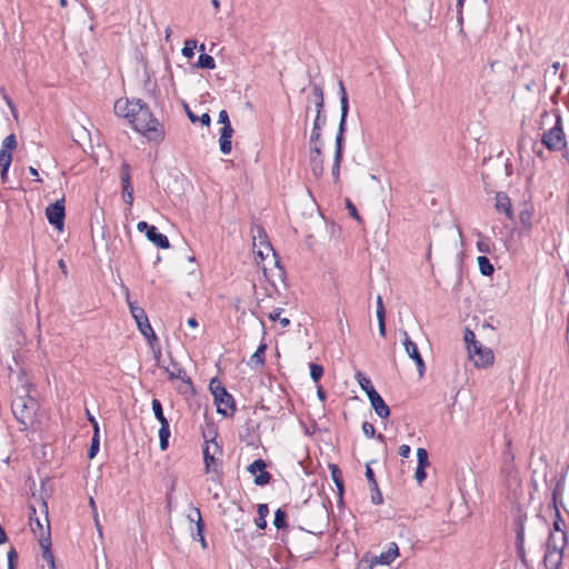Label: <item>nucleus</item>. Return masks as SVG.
<instances>
[{"label": "nucleus", "instance_id": "25", "mask_svg": "<svg viewBox=\"0 0 569 569\" xmlns=\"http://www.w3.org/2000/svg\"><path fill=\"white\" fill-rule=\"evenodd\" d=\"M267 349L266 343H261L254 353L250 357L249 365L262 367L264 365V352Z\"/></svg>", "mask_w": 569, "mask_h": 569}, {"label": "nucleus", "instance_id": "50", "mask_svg": "<svg viewBox=\"0 0 569 569\" xmlns=\"http://www.w3.org/2000/svg\"><path fill=\"white\" fill-rule=\"evenodd\" d=\"M151 228H153V226H149L146 221H140V222H138V224H137V229H138L140 232L146 231V233H147Z\"/></svg>", "mask_w": 569, "mask_h": 569}, {"label": "nucleus", "instance_id": "16", "mask_svg": "<svg viewBox=\"0 0 569 569\" xmlns=\"http://www.w3.org/2000/svg\"><path fill=\"white\" fill-rule=\"evenodd\" d=\"M120 179L122 184V199L131 207L133 203V187L130 181V166L127 162H122L121 164Z\"/></svg>", "mask_w": 569, "mask_h": 569}, {"label": "nucleus", "instance_id": "7", "mask_svg": "<svg viewBox=\"0 0 569 569\" xmlns=\"http://www.w3.org/2000/svg\"><path fill=\"white\" fill-rule=\"evenodd\" d=\"M312 97L313 102L316 107V118L313 121V127L310 134V142L311 144H316L319 142L321 137V129L326 123V116L323 114V107H325V97L322 88L318 84H315L312 87Z\"/></svg>", "mask_w": 569, "mask_h": 569}, {"label": "nucleus", "instance_id": "54", "mask_svg": "<svg viewBox=\"0 0 569 569\" xmlns=\"http://www.w3.org/2000/svg\"><path fill=\"white\" fill-rule=\"evenodd\" d=\"M517 540H518V543H519V549L520 551H522V545H523V530H519L518 535H517Z\"/></svg>", "mask_w": 569, "mask_h": 569}, {"label": "nucleus", "instance_id": "5", "mask_svg": "<svg viewBox=\"0 0 569 569\" xmlns=\"http://www.w3.org/2000/svg\"><path fill=\"white\" fill-rule=\"evenodd\" d=\"M542 119H546V120H555V123L553 126L547 130L542 137H541V142L543 146H546L549 150H555V151H558V150H561L562 148L566 147V137H565V132H563V129H562V121H561V117L559 113H549L547 111H545L542 114H541Z\"/></svg>", "mask_w": 569, "mask_h": 569}, {"label": "nucleus", "instance_id": "33", "mask_svg": "<svg viewBox=\"0 0 569 569\" xmlns=\"http://www.w3.org/2000/svg\"><path fill=\"white\" fill-rule=\"evenodd\" d=\"M193 512L197 516V531H198V535H200V540L199 541L201 543L202 549H206L207 548V541H206L204 536H203L204 523L202 521L201 512H200V510H194Z\"/></svg>", "mask_w": 569, "mask_h": 569}, {"label": "nucleus", "instance_id": "46", "mask_svg": "<svg viewBox=\"0 0 569 569\" xmlns=\"http://www.w3.org/2000/svg\"><path fill=\"white\" fill-rule=\"evenodd\" d=\"M332 478L338 489L342 491V481L339 478V469L336 466L332 468Z\"/></svg>", "mask_w": 569, "mask_h": 569}, {"label": "nucleus", "instance_id": "27", "mask_svg": "<svg viewBox=\"0 0 569 569\" xmlns=\"http://www.w3.org/2000/svg\"><path fill=\"white\" fill-rule=\"evenodd\" d=\"M169 438H170L169 423H163L160 426V429H159V446L162 451L168 448Z\"/></svg>", "mask_w": 569, "mask_h": 569}, {"label": "nucleus", "instance_id": "13", "mask_svg": "<svg viewBox=\"0 0 569 569\" xmlns=\"http://www.w3.org/2000/svg\"><path fill=\"white\" fill-rule=\"evenodd\" d=\"M402 343L405 350L407 355L415 361L419 376L422 377L426 370V365L418 350V346L410 339L409 335L406 331L402 332Z\"/></svg>", "mask_w": 569, "mask_h": 569}, {"label": "nucleus", "instance_id": "52", "mask_svg": "<svg viewBox=\"0 0 569 569\" xmlns=\"http://www.w3.org/2000/svg\"><path fill=\"white\" fill-rule=\"evenodd\" d=\"M366 477L367 479L372 482L373 485H376V480H375V475H373V471L370 467H367V470H366Z\"/></svg>", "mask_w": 569, "mask_h": 569}, {"label": "nucleus", "instance_id": "53", "mask_svg": "<svg viewBox=\"0 0 569 569\" xmlns=\"http://www.w3.org/2000/svg\"><path fill=\"white\" fill-rule=\"evenodd\" d=\"M93 516V520H94V526L99 532V535H102V528L100 526V521H99V515L96 513V515H92Z\"/></svg>", "mask_w": 569, "mask_h": 569}, {"label": "nucleus", "instance_id": "21", "mask_svg": "<svg viewBox=\"0 0 569 569\" xmlns=\"http://www.w3.org/2000/svg\"><path fill=\"white\" fill-rule=\"evenodd\" d=\"M369 400L371 407L380 418L386 419L389 417L390 409L378 392L370 393Z\"/></svg>", "mask_w": 569, "mask_h": 569}, {"label": "nucleus", "instance_id": "41", "mask_svg": "<svg viewBox=\"0 0 569 569\" xmlns=\"http://www.w3.org/2000/svg\"><path fill=\"white\" fill-rule=\"evenodd\" d=\"M170 379H181L184 380L186 372L181 368H173L170 370L169 368L166 369Z\"/></svg>", "mask_w": 569, "mask_h": 569}, {"label": "nucleus", "instance_id": "43", "mask_svg": "<svg viewBox=\"0 0 569 569\" xmlns=\"http://www.w3.org/2000/svg\"><path fill=\"white\" fill-rule=\"evenodd\" d=\"M87 418L90 422V426L93 428V435H99V423L96 418L87 410Z\"/></svg>", "mask_w": 569, "mask_h": 569}, {"label": "nucleus", "instance_id": "61", "mask_svg": "<svg viewBox=\"0 0 569 569\" xmlns=\"http://www.w3.org/2000/svg\"><path fill=\"white\" fill-rule=\"evenodd\" d=\"M551 67H552V69H553V73H557V71H558V70H559V68H560V63H559L558 61H557V62H553Z\"/></svg>", "mask_w": 569, "mask_h": 569}, {"label": "nucleus", "instance_id": "12", "mask_svg": "<svg viewBox=\"0 0 569 569\" xmlns=\"http://www.w3.org/2000/svg\"><path fill=\"white\" fill-rule=\"evenodd\" d=\"M64 216V197L57 200L54 203L49 204L46 209V217L48 221L58 230L63 229Z\"/></svg>", "mask_w": 569, "mask_h": 569}, {"label": "nucleus", "instance_id": "18", "mask_svg": "<svg viewBox=\"0 0 569 569\" xmlns=\"http://www.w3.org/2000/svg\"><path fill=\"white\" fill-rule=\"evenodd\" d=\"M310 167L315 177H320L323 173V157L321 146L316 143L310 148Z\"/></svg>", "mask_w": 569, "mask_h": 569}, {"label": "nucleus", "instance_id": "4", "mask_svg": "<svg viewBox=\"0 0 569 569\" xmlns=\"http://www.w3.org/2000/svg\"><path fill=\"white\" fill-rule=\"evenodd\" d=\"M339 93H340V107H341V118L338 128V132L336 136V150L333 156V164H332V178L335 182L339 181L340 177V164L342 161L343 153V134L346 130V121L349 110L348 94L342 81H339Z\"/></svg>", "mask_w": 569, "mask_h": 569}, {"label": "nucleus", "instance_id": "1", "mask_svg": "<svg viewBox=\"0 0 569 569\" xmlns=\"http://www.w3.org/2000/svg\"><path fill=\"white\" fill-rule=\"evenodd\" d=\"M113 109L118 117L124 118L137 132L149 140L163 139V131L158 120L153 118L149 107L142 100L120 98L114 102Z\"/></svg>", "mask_w": 569, "mask_h": 569}, {"label": "nucleus", "instance_id": "58", "mask_svg": "<svg viewBox=\"0 0 569 569\" xmlns=\"http://www.w3.org/2000/svg\"><path fill=\"white\" fill-rule=\"evenodd\" d=\"M463 3H465V0H457V8H458V13H459L460 19H461V14H462Z\"/></svg>", "mask_w": 569, "mask_h": 569}, {"label": "nucleus", "instance_id": "40", "mask_svg": "<svg viewBox=\"0 0 569 569\" xmlns=\"http://www.w3.org/2000/svg\"><path fill=\"white\" fill-rule=\"evenodd\" d=\"M465 341L467 343L468 352L472 349V345H480V342L476 340V335L470 329H466L465 331Z\"/></svg>", "mask_w": 569, "mask_h": 569}, {"label": "nucleus", "instance_id": "6", "mask_svg": "<svg viewBox=\"0 0 569 569\" xmlns=\"http://www.w3.org/2000/svg\"><path fill=\"white\" fill-rule=\"evenodd\" d=\"M209 388L214 398L218 413H221L224 417L232 416L236 410L233 397L217 378L210 381Z\"/></svg>", "mask_w": 569, "mask_h": 569}, {"label": "nucleus", "instance_id": "59", "mask_svg": "<svg viewBox=\"0 0 569 569\" xmlns=\"http://www.w3.org/2000/svg\"><path fill=\"white\" fill-rule=\"evenodd\" d=\"M29 172L31 176L36 177L38 181H40V179L38 178V170L34 167H29Z\"/></svg>", "mask_w": 569, "mask_h": 569}, {"label": "nucleus", "instance_id": "24", "mask_svg": "<svg viewBox=\"0 0 569 569\" xmlns=\"http://www.w3.org/2000/svg\"><path fill=\"white\" fill-rule=\"evenodd\" d=\"M496 208L503 212L507 217H511V204L509 198L505 193H498L496 197Z\"/></svg>", "mask_w": 569, "mask_h": 569}, {"label": "nucleus", "instance_id": "30", "mask_svg": "<svg viewBox=\"0 0 569 569\" xmlns=\"http://www.w3.org/2000/svg\"><path fill=\"white\" fill-rule=\"evenodd\" d=\"M269 515V508L267 505L264 503H261L258 506V519L256 520V525L260 528V529H264L266 526H267V522H266V518L268 517Z\"/></svg>", "mask_w": 569, "mask_h": 569}, {"label": "nucleus", "instance_id": "2", "mask_svg": "<svg viewBox=\"0 0 569 569\" xmlns=\"http://www.w3.org/2000/svg\"><path fill=\"white\" fill-rule=\"evenodd\" d=\"M42 518L38 516L34 505H30L29 525L31 530L39 536V543L42 549V560L51 568L53 567V553L51 551L50 523L48 506L42 498L37 500Z\"/></svg>", "mask_w": 569, "mask_h": 569}, {"label": "nucleus", "instance_id": "11", "mask_svg": "<svg viewBox=\"0 0 569 569\" xmlns=\"http://www.w3.org/2000/svg\"><path fill=\"white\" fill-rule=\"evenodd\" d=\"M469 357L477 368H489L493 365L495 355L488 347L480 345H472Z\"/></svg>", "mask_w": 569, "mask_h": 569}, {"label": "nucleus", "instance_id": "34", "mask_svg": "<svg viewBox=\"0 0 569 569\" xmlns=\"http://www.w3.org/2000/svg\"><path fill=\"white\" fill-rule=\"evenodd\" d=\"M282 311H283V309H281V308H277V309L272 310L269 313V319L271 321H279L281 327L286 328L287 326H289L290 320L288 318H281Z\"/></svg>", "mask_w": 569, "mask_h": 569}, {"label": "nucleus", "instance_id": "63", "mask_svg": "<svg viewBox=\"0 0 569 569\" xmlns=\"http://www.w3.org/2000/svg\"><path fill=\"white\" fill-rule=\"evenodd\" d=\"M211 3H212V6L214 7L216 10H218L220 8L219 0H211Z\"/></svg>", "mask_w": 569, "mask_h": 569}, {"label": "nucleus", "instance_id": "14", "mask_svg": "<svg viewBox=\"0 0 569 569\" xmlns=\"http://www.w3.org/2000/svg\"><path fill=\"white\" fill-rule=\"evenodd\" d=\"M253 251L257 258H259L257 262L262 263V268L264 271L267 270V266L264 263L267 260H270L271 262L274 263V266H278L279 262L276 258V252L268 241L260 240L259 243L253 242Z\"/></svg>", "mask_w": 569, "mask_h": 569}, {"label": "nucleus", "instance_id": "17", "mask_svg": "<svg viewBox=\"0 0 569 569\" xmlns=\"http://www.w3.org/2000/svg\"><path fill=\"white\" fill-rule=\"evenodd\" d=\"M266 462L262 459H257L248 466V472L254 475V485L266 486L270 482L271 475L266 471Z\"/></svg>", "mask_w": 569, "mask_h": 569}, {"label": "nucleus", "instance_id": "10", "mask_svg": "<svg viewBox=\"0 0 569 569\" xmlns=\"http://www.w3.org/2000/svg\"><path fill=\"white\" fill-rule=\"evenodd\" d=\"M18 146L16 134L11 133L7 136L0 148V176L1 180L6 181L8 177V171L12 162V152L16 150Z\"/></svg>", "mask_w": 569, "mask_h": 569}, {"label": "nucleus", "instance_id": "22", "mask_svg": "<svg viewBox=\"0 0 569 569\" xmlns=\"http://www.w3.org/2000/svg\"><path fill=\"white\" fill-rule=\"evenodd\" d=\"M233 129L231 126L222 127L219 138V148L223 154H229L232 149L231 138Z\"/></svg>", "mask_w": 569, "mask_h": 569}, {"label": "nucleus", "instance_id": "38", "mask_svg": "<svg viewBox=\"0 0 569 569\" xmlns=\"http://www.w3.org/2000/svg\"><path fill=\"white\" fill-rule=\"evenodd\" d=\"M273 525L277 529H281L286 526V512L283 510H276Z\"/></svg>", "mask_w": 569, "mask_h": 569}, {"label": "nucleus", "instance_id": "48", "mask_svg": "<svg viewBox=\"0 0 569 569\" xmlns=\"http://www.w3.org/2000/svg\"><path fill=\"white\" fill-rule=\"evenodd\" d=\"M347 208L349 210V213L352 218L359 220V216H358V211H357V208L356 206L350 201V200H347Z\"/></svg>", "mask_w": 569, "mask_h": 569}, {"label": "nucleus", "instance_id": "62", "mask_svg": "<svg viewBox=\"0 0 569 569\" xmlns=\"http://www.w3.org/2000/svg\"><path fill=\"white\" fill-rule=\"evenodd\" d=\"M318 397H319L321 400H323V399H325V397H326L325 391H323L321 388H319V389H318Z\"/></svg>", "mask_w": 569, "mask_h": 569}, {"label": "nucleus", "instance_id": "47", "mask_svg": "<svg viewBox=\"0 0 569 569\" xmlns=\"http://www.w3.org/2000/svg\"><path fill=\"white\" fill-rule=\"evenodd\" d=\"M219 122L223 124V127L231 126L228 112L226 110H221L219 112Z\"/></svg>", "mask_w": 569, "mask_h": 569}, {"label": "nucleus", "instance_id": "57", "mask_svg": "<svg viewBox=\"0 0 569 569\" xmlns=\"http://www.w3.org/2000/svg\"><path fill=\"white\" fill-rule=\"evenodd\" d=\"M188 326L196 329L198 328V321L196 320V318H189L188 321H187Z\"/></svg>", "mask_w": 569, "mask_h": 569}, {"label": "nucleus", "instance_id": "35", "mask_svg": "<svg viewBox=\"0 0 569 569\" xmlns=\"http://www.w3.org/2000/svg\"><path fill=\"white\" fill-rule=\"evenodd\" d=\"M197 48L196 40H186L181 53L183 57L191 59L194 56V49Z\"/></svg>", "mask_w": 569, "mask_h": 569}, {"label": "nucleus", "instance_id": "42", "mask_svg": "<svg viewBox=\"0 0 569 569\" xmlns=\"http://www.w3.org/2000/svg\"><path fill=\"white\" fill-rule=\"evenodd\" d=\"M362 431L368 438H373L376 433V429L372 423L370 422H363L362 423Z\"/></svg>", "mask_w": 569, "mask_h": 569}, {"label": "nucleus", "instance_id": "31", "mask_svg": "<svg viewBox=\"0 0 569 569\" xmlns=\"http://www.w3.org/2000/svg\"><path fill=\"white\" fill-rule=\"evenodd\" d=\"M152 411L154 413V417L160 422V425L169 423L167 418L163 415L161 402L158 399H153L151 402Z\"/></svg>", "mask_w": 569, "mask_h": 569}, {"label": "nucleus", "instance_id": "49", "mask_svg": "<svg viewBox=\"0 0 569 569\" xmlns=\"http://www.w3.org/2000/svg\"><path fill=\"white\" fill-rule=\"evenodd\" d=\"M410 451H411V449H410V446H408V445H401L399 447V455L403 458H408L410 455Z\"/></svg>", "mask_w": 569, "mask_h": 569}, {"label": "nucleus", "instance_id": "19", "mask_svg": "<svg viewBox=\"0 0 569 569\" xmlns=\"http://www.w3.org/2000/svg\"><path fill=\"white\" fill-rule=\"evenodd\" d=\"M418 466L415 471V479L421 485L427 477L426 468L429 466L428 451L425 448L417 449Z\"/></svg>", "mask_w": 569, "mask_h": 569}, {"label": "nucleus", "instance_id": "36", "mask_svg": "<svg viewBox=\"0 0 569 569\" xmlns=\"http://www.w3.org/2000/svg\"><path fill=\"white\" fill-rule=\"evenodd\" d=\"M186 111H187V114H188V118L190 119L191 122H197V121H200L201 124L203 126H209L210 122H211V118L208 113H203L201 117H197L196 114H193L189 109L188 107H186Z\"/></svg>", "mask_w": 569, "mask_h": 569}, {"label": "nucleus", "instance_id": "45", "mask_svg": "<svg viewBox=\"0 0 569 569\" xmlns=\"http://www.w3.org/2000/svg\"><path fill=\"white\" fill-rule=\"evenodd\" d=\"M18 556L14 549H11L8 552V568L14 569V561L17 560Z\"/></svg>", "mask_w": 569, "mask_h": 569}, {"label": "nucleus", "instance_id": "39", "mask_svg": "<svg viewBox=\"0 0 569 569\" xmlns=\"http://www.w3.org/2000/svg\"><path fill=\"white\" fill-rule=\"evenodd\" d=\"M323 375V368L320 365H310V377L315 382H318Z\"/></svg>", "mask_w": 569, "mask_h": 569}, {"label": "nucleus", "instance_id": "44", "mask_svg": "<svg viewBox=\"0 0 569 569\" xmlns=\"http://www.w3.org/2000/svg\"><path fill=\"white\" fill-rule=\"evenodd\" d=\"M377 318H382L385 317V307H383V302H382V298L381 296H378L377 297Z\"/></svg>", "mask_w": 569, "mask_h": 569}, {"label": "nucleus", "instance_id": "29", "mask_svg": "<svg viewBox=\"0 0 569 569\" xmlns=\"http://www.w3.org/2000/svg\"><path fill=\"white\" fill-rule=\"evenodd\" d=\"M477 261L479 270L483 276H491L493 273V266L490 263L487 257L480 256L478 257Z\"/></svg>", "mask_w": 569, "mask_h": 569}, {"label": "nucleus", "instance_id": "51", "mask_svg": "<svg viewBox=\"0 0 569 569\" xmlns=\"http://www.w3.org/2000/svg\"><path fill=\"white\" fill-rule=\"evenodd\" d=\"M377 319H378V325H379V333L381 337H385L386 336L385 317L377 318Z\"/></svg>", "mask_w": 569, "mask_h": 569}, {"label": "nucleus", "instance_id": "26", "mask_svg": "<svg viewBox=\"0 0 569 569\" xmlns=\"http://www.w3.org/2000/svg\"><path fill=\"white\" fill-rule=\"evenodd\" d=\"M356 379H357L359 386L361 387V389L363 391H366L368 398L370 397V393L377 392L375 387L371 383V380L368 377H366L362 372H360V371L357 372Z\"/></svg>", "mask_w": 569, "mask_h": 569}, {"label": "nucleus", "instance_id": "8", "mask_svg": "<svg viewBox=\"0 0 569 569\" xmlns=\"http://www.w3.org/2000/svg\"><path fill=\"white\" fill-rule=\"evenodd\" d=\"M566 543L561 535L556 533L552 538H548L546 543V553L543 558L546 569H559L562 563L563 549Z\"/></svg>", "mask_w": 569, "mask_h": 569}, {"label": "nucleus", "instance_id": "55", "mask_svg": "<svg viewBox=\"0 0 569 569\" xmlns=\"http://www.w3.org/2000/svg\"><path fill=\"white\" fill-rule=\"evenodd\" d=\"M194 510H199V509L196 507H192L190 513L188 515V519H189V521L197 523V516L193 512Z\"/></svg>", "mask_w": 569, "mask_h": 569}, {"label": "nucleus", "instance_id": "9", "mask_svg": "<svg viewBox=\"0 0 569 569\" xmlns=\"http://www.w3.org/2000/svg\"><path fill=\"white\" fill-rule=\"evenodd\" d=\"M127 301H128V306H129L131 316L133 317L141 335L144 336L149 341L157 340V336L149 322V319H148L144 310L141 307L137 306L134 302L130 301L128 290H127Z\"/></svg>", "mask_w": 569, "mask_h": 569}, {"label": "nucleus", "instance_id": "15", "mask_svg": "<svg viewBox=\"0 0 569 569\" xmlns=\"http://www.w3.org/2000/svg\"><path fill=\"white\" fill-rule=\"evenodd\" d=\"M220 453L219 445L214 441H206L204 448H203V461H204V469L207 473L214 472L218 473L217 462H216V455Z\"/></svg>", "mask_w": 569, "mask_h": 569}, {"label": "nucleus", "instance_id": "56", "mask_svg": "<svg viewBox=\"0 0 569 569\" xmlns=\"http://www.w3.org/2000/svg\"><path fill=\"white\" fill-rule=\"evenodd\" d=\"M89 506H90V508L92 510V515L98 513L97 506H96V502H94L92 497H90V499H89Z\"/></svg>", "mask_w": 569, "mask_h": 569}, {"label": "nucleus", "instance_id": "60", "mask_svg": "<svg viewBox=\"0 0 569 569\" xmlns=\"http://www.w3.org/2000/svg\"><path fill=\"white\" fill-rule=\"evenodd\" d=\"M59 268L62 270L63 273H67V266L62 259L59 260Z\"/></svg>", "mask_w": 569, "mask_h": 569}, {"label": "nucleus", "instance_id": "28", "mask_svg": "<svg viewBox=\"0 0 569 569\" xmlns=\"http://www.w3.org/2000/svg\"><path fill=\"white\" fill-rule=\"evenodd\" d=\"M196 66L201 69L212 70L216 68V61L210 54L201 53Z\"/></svg>", "mask_w": 569, "mask_h": 569}, {"label": "nucleus", "instance_id": "37", "mask_svg": "<svg viewBox=\"0 0 569 569\" xmlns=\"http://www.w3.org/2000/svg\"><path fill=\"white\" fill-rule=\"evenodd\" d=\"M99 446H100V437H99V435H93L92 439H91V445H90V448L88 451L89 459H93L96 457V455L99 451Z\"/></svg>", "mask_w": 569, "mask_h": 569}, {"label": "nucleus", "instance_id": "23", "mask_svg": "<svg viewBox=\"0 0 569 569\" xmlns=\"http://www.w3.org/2000/svg\"><path fill=\"white\" fill-rule=\"evenodd\" d=\"M147 238L149 241H151L161 249H168L170 247L167 236L158 232L154 226L147 232Z\"/></svg>", "mask_w": 569, "mask_h": 569}, {"label": "nucleus", "instance_id": "64", "mask_svg": "<svg viewBox=\"0 0 569 569\" xmlns=\"http://www.w3.org/2000/svg\"><path fill=\"white\" fill-rule=\"evenodd\" d=\"M42 569H57L56 568V562L53 561V567L51 568L50 566H48L46 562L42 565Z\"/></svg>", "mask_w": 569, "mask_h": 569}, {"label": "nucleus", "instance_id": "3", "mask_svg": "<svg viewBox=\"0 0 569 569\" xmlns=\"http://www.w3.org/2000/svg\"><path fill=\"white\" fill-rule=\"evenodd\" d=\"M39 405L26 387L18 388L11 402V410L22 429H32L37 423Z\"/></svg>", "mask_w": 569, "mask_h": 569}, {"label": "nucleus", "instance_id": "20", "mask_svg": "<svg viewBox=\"0 0 569 569\" xmlns=\"http://www.w3.org/2000/svg\"><path fill=\"white\" fill-rule=\"evenodd\" d=\"M399 556V548L396 542H390L385 551L372 560L373 565L388 566L391 565Z\"/></svg>", "mask_w": 569, "mask_h": 569}, {"label": "nucleus", "instance_id": "32", "mask_svg": "<svg viewBox=\"0 0 569 569\" xmlns=\"http://www.w3.org/2000/svg\"><path fill=\"white\" fill-rule=\"evenodd\" d=\"M562 526H563V521L560 518L559 512L557 511V519L553 522V530L550 532L549 538H552L553 536H556V533H559L562 536L563 542L567 545V535H566Z\"/></svg>", "mask_w": 569, "mask_h": 569}]
</instances>
